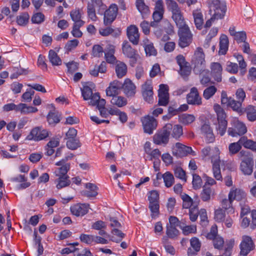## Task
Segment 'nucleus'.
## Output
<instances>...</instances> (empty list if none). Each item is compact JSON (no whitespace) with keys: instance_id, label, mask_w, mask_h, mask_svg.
Returning <instances> with one entry per match:
<instances>
[{"instance_id":"22","label":"nucleus","mask_w":256,"mask_h":256,"mask_svg":"<svg viewBox=\"0 0 256 256\" xmlns=\"http://www.w3.org/2000/svg\"><path fill=\"white\" fill-rule=\"evenodd\" d=\"M122 86L121 82L118 80H114L111 82L109 86L106 90L107 96H113L118 95Z\"/></svg>"},{"instance_id":"40","label":"nucleus","mask_w":256,"mask_h":256,"mask_svg":"<svg viewBox=\"0 0 256 256\" xmlns=\"http://www.w3.org/2000/svg\"><path fill=\"white\" fill-rule=\"evenodd\" d=\"M214 190L210 187H204L200 194V198L204 202H208L210 200L211 196L214 195Z\"/></svg>"},{"instance_id":"11","label":"nucleus","mask_w":256,"mask_h":256,"mask_svg":"<svg viewBox=\"0 0 256 256\" xmlns=\"http://www.w3.org/2000/svg\"><path fill=\"white\" fill-rule=\"evenodd\" d=\"M142 93L144 100L150 103L153 99V88L150 80H146L142 85Z\"/></svg>"},{"instance_id":"3","label":"nucleus","mask_w":256,"mask_h":256,"mask_svg":"<svg viewBox=\"0 0 256 256\" xmlns=\"http://www.w3.org/2000/svg\"><path fill=\"white\" fill-rule=\"evenodd\" d=\"M226 11V2L224 0H211L209 2V12L213 19H222Z\"/></svg>"},{"instance_id":"37","label":"nucleus","mask_w":256,"mask_h":256,"mask_svg":"<svg viewBox=\"0 0 256 256\" xmlns=\"http://www.w3.org/2000/svg\"><path fill=\"white\" fill-rule=\"evenodd\" d=\"M86 190L84 192V194L88 197H94L98 194L97 186L92 183L86 184Z\"/></svg>"},{"instance_id":"5","label":"nucleus","mask_w":256,"mask_h":256,"mask_svg":"<svg viewBox=\"0 0 256 256\" xmlns=\"http://www.w3.org/2000/svg\"><path fill=\"white\" fill-rule=\"evenodd\" d=\"M231 124L234 128H230L228 132V135L236 137L238 136L243 135L247 132L246 127L242 122L236 118H232L231 120Z\"/></svg>"},{"instance_id":"58","label":"nucleus","mask_w":256,"mask_h":256,"mask_svg":"<svg viewBox=\"0 0 256 256\" xmlns=\"http://www.w3.org/2000/svg\"><path fill=\"white\" fill-rule=\"evenodd\" d=\"M198 204H196L195 206L192 207L190 209L189 215L190 220L192 222H195L198 218Z\"/></svg>"},{"instance_id":"35","label":"nucleus","mask_w":256,"mask_h":256,"mask_svg":"<svg viewBox=\"0 0 256 256\" xmlns=\"http://www.w3.org/2000/svg\"><path fill=\"white\" fill-rule=\"evenodd\" d=\"M136 6L143 18H145L146 16L150 14L149 8L148 6L146 5L144 0H136Z\"/></svg>"},{"instance_id":"46","label":"nucleus","mask_w":256,"mask_h":256,"mask_svg":"<svg viewBox=\"0 0 256 256\" xmlns=\"http://www.w3.org/2000/svg\"><path fill=\"white\" fill-rule=\"evenodd\" d=\"M180 228H181L183 234L186 236L191 234H196V226L194 224L183 226L180 224Z\"/></svg>"},{"instance_id":"14","label":"nucleus","mask_w":256,"mask_h":256,"mask_svg":"<svg viewBox=\"0 0 256 256\" xmlns=\"http://www.w3.org/2000/svg\"><path fill=\"white\" fill-rule=\"evenodd\" d=\"M254 161L251 156H246L242 160L240 168L244 174L250 175L253 171Z\"/></svg>"},{"instance_id":"41","label":"nucleus","mask_w":256,"mask_h":256,"mask_svg":"<svg viewBox=\"0 0 256 256\" xmlns=\"http://www.w3.org/2000/svg\"><path fill=\"white\" fill-rule=\"evenodd\" d=\"M111 104L120 108L126 106L127 104V100L126 98L117 95L112 96L110 100Z\"/></svg>"},{"instance_id":"47","label":"nucleus","mask_w":256,"mask_h":256,"mask_svg":"<svg viewBox=\"0 0 256 256\" xmlns=\"http://www.w3.org/2000/svg\"><path fill=\"white\" fill-rule=\"evenodd\" d=\"M180 234L179 230L176 227L166 226V234L168 238L176 239L178 237Z\"/></svg>"},{"instance_id":"28","label":"nucleus","mask_w":256,"mask_h":256,"mask_svg":"<svg viewBox=\"0 0 256 256\" xmlns=\"http://www.w3.org/2000/svg\"><path fill=\"white\" fill-rule=\"evenodd\" d=\"M239 142H240L246 148L250 149L256 152V142L248 139L247 137L244 136L240 138Z\"/></svg>"},{"instance_id":"17","label":"nucleus","mask_w":256,"mask_h":256,"mask_svg":"<svg viewBox=\"0 0 256 256\" xmlns=\"http://www.w3.org/2000/svg\"><path fill=\"white\" fill-rule=\"evenodd\" d=\"M127 36L130 42L134 45L138 44L140 34L138 28L134 25H130L127 28Z\"/></svg>"},{"instance_id":"25","label":"nucleus","mask_w":256,"mask_h":256,"mask_svg":"<svg viewBox=\"0 0 256 256\" xmlns=\"http://www.w3.org/2000/svg\"><path fill=\"white\" fill-rule=\"evenodd\" d=\"M190 246L192 248H189L188 250V256H192L200 251V242L199 239L196 237L192 238L190 240Z\"/></svg>"},{"instance_id":"61","label":"nucleus","mask_w":256,"mask_h":256,"mask_svg":"<svg viewBox=\"0 0 256 256\" xmlns=\"http://www.w3.org/2000/svg\"><path fill=\"white\" fill-rule=\"evenodd\" d=\"M233 201L230 199L224 198L222 202V206L226 210H228L229 212H234V210L232 206Z\"/></svg>"},{"instance_id":"10","label":"nucleus","mask_w":256,"mask_h":256,"mask_svg":"<svg viewBox=\"0 0 256 256\" xmlns=\"http://www.w3.org/2000/svg\"><path fill=\"white\" fill-rule=\"evenodd\" d=\"M118 7L116 4H111L106 10L104 14V23L106 26L110 24L116 18L118 12Z\"/></svg>"},{"instance_id":"42","label":"nucleus","mask_w":256,"mask_h":256,"mask_svg":"<svg viewBox=\"0 0 256 256\" xmlns=\"http://www.w3.org/2000/svg\"><path fill=\"white\" fill-rule=\"evenodd\" d=\"M220 150L218 147L213 148L212 149V154H210L211 162L212 164H220Z\"/></svg>"},{"instance_id":"23","label":"nucleus","mask_w":256,"mask_h":256,"mask_svg":"<svg viewBox=\"0 0 256 256\" xmlns=\"http://www.w3.org/2000/svg\"><path fill=\"white\" fill-rule=\"evenodd\" d=\"M70 15L72 20L74 22V24H85V22L82 20L84 15V12L82 9L76 8L70 11Z\"/></svg>"},{"instance_id":"30","label":"nucleus","mask_w":256,"mask_h":256,"mask_svg":"<svg viewBox=\"0 0 256 256\" xmlns=\"http://www.w3.org/2000/svg\"><path fill=\"white\" fill-rule=\"evenodd\" d=\"M115 52L114 46L112 45L108 46L104 52V56L106 61L110 64H113L116 60V58L114 56Z\"/></svg>"},{"instance_id":"13","label":"nucleus","mask_w":256,"mask_h":256,"mask_svg":"<svg viewBox=\"0 0 256 256\" xmlns=\"http://www.w3.org/2000/svg\"><path fill=\"white\" fill-rule=\"evenodd\" d=\"M172 152L174 155L178 157L184 156L193 152L192 148L180 142L176 143L172 147Z\"/></svg>"},{"instance_id":"38","label":"nucleus","mask_w":256,"mask_h":256,"mask_svg":"<svg viewBox=\"0 0 256 256\" xmlns=\"http://www.w3.org/2000/svg\"><path fill=\"white\" fill-rule=\"evenodd\" d=\"M60 140L58 138H52L46 144V154L48 156L52 155L54 152V148H56L58 146Z\"/></svg>"},{"instance_id":"34","label":"nucleus","mask_w":256,"mask_h":256,"mask_svg":"<svg viewBox=\"0 0 256 256\" xmlns=\"http://www.w3.org/2000/svg\"><path fill=\"white\" fill-rule=\"evenodd\" d=\"M193 16L195 25L197 28L201 29L204 24L203 15L200 10L193 12Z\"/></svg>"},{"instance_id":"31","label":"nucleus","mask_w":256,"mask_h":256,"mask_svg":"<svg viewBox=\"0 0 256 256\" xmlns=\"http://www.w3.org/2000/svg\"><path fill=\"white\" fill-rule=\"evenodd\" d=\"M142 43L147 56H156V50L154 48L153 44L147 38H144L142 41Z\"/></svg>"},{"instance_id":"15","label":"nucleus","mask_w":256,"mask_h":256,"mask_svg":"<svg viewBox=\"0 0 256 256\" xmlns=\"http://www.w3.org/2000/svg\"><path fill=\"white\" fill-rule=\"evenodd\" d=\"M122 86L124 94L128 97L134 96L136 91V86L130 78L125 79Z\"/></svg>"},{"instance_id":"8","label":"nucleus","mask_w":256,"mask_h":256,"mask_svg":"<svg viewBox=\"0 0 256 256\" xmlns=\"http://www.w3.org/2000/svg\"><path fill=\"white\" fill-rule=\"evenodd\" d=\"M254 248V244L251 237L244 236L240 244V255L246 256Z\"/></svg>"},{"instance_id":"1","label":"nucleus","mask_w":256,"mask_h":256,"mask_svg":"<svg viewBox=\"0 0 256 256\" xmlns=\"http://www.w3.org/2000/svg\"><path fill=\"white\" fill-rule=\"evenodd\" d=\"M192 62L194 64V70L199 74L200 77V83L206 85L210 82L209 71L205 69L204 54L201 48H198L194 52Z\"/></svg>"},{"instance_id":"48","label":"nucleus","mask_w":256,"mask_h":256,"mask_svg":"<svg viewBox=\"0 0 256 256\" xmlns=\"http://www.w3.org/2000/svg\"><path fill=\"white\" fill-rule=\"evenodd\" d=\"M48 122L50 124H55L60 121V116L58 112H50L47 116Z\"/></svg>"},{"instance_id":"7","label":"nucleus","mask_w":256,"mask_h":256,"mask_svg":"<svg viewBox=\"0 0 256 256\" xmlns=\"http://www.w3.org/2000/svg\"><path fill=\"white\" fill-rule=\"evenodd\" d=\"M50 132L42 127L38 126L32 130L30 134L27 136L28 140L40 141L45 140L50 135Z\"/></svg>"},{"instance_id":"49","label":"nucleus","mask_w":256,"mask_h":256,"mask_svg":"<svg viewBox=\"0 0 256 256\" xmlns=\"http://www.w3.org/2000/svg\"><path fill=\"white\" fill-rule=\"evenodd\" d=\"M166 4L168 10L170 11L172 14L180 10L178 4L174 0H166Z\"/></svg>"},{"instance_id":"43","label":"nucleus","mask_w":256,"mask_h":256,"mask_svg":"<svg viewBox=\"0 0 256 256\" xmlns=\"http://www.w3.org/2000/svg\"><path fill=\"white\" fill-rule=\"evenodd\" d=\"M182 199L183 200L182 206L184 208H190L195 206L197 203L194 202L192 198L188 194H183L182 195Z\"/></svg>"},{"instance_id":"57","label":"nucleus","mask_w":256,"mask_h":256,"mask_svg":"<svg viewBox=\"0 0 256 256\" xmlns=\"http://www.w3.org/2000/svg\"><path fill=\"white\" fill-rule=\"evenodd\" d=\"M84 24H74L71 33L74 37L80 38L82 36V32L80 30V28Z\"/></svg>"},{"instance_id":"53","label":"nucleus","mask_w":256,"mask_h":256,"mask_svg":"<svg viewBox=\"0 0 256 256\" xmlns=\"http://www.w3.org/2000/svg\"><path fill=\"white\" fill-rule=\"evenodd\" d=\"M87 14L88 18L93 22H96L98 20V17L96 14L95 8L92 4H88L87 6Z\"/></svg>"},{"instance_id":"12","label":"nucleus","mask_w":256,"mask_h":256,"mask_svg":"<svg viewBox=\"0 0 256 256\" xmlns=\"http://www.w3.org/2000/svg\"><path fill=\"white\" fill-rule=\"evenodd\" d=\"M122 50L124 54L131 59L130 64H134L138 55L136 54V50L132 48L128 42H124L123 43Z\"/></svg>"},{"instance_id":"44","label":"nucleus","mask_w":256,"mask_h":256,"mask_svg":"<svg viewBox=\"0 0 256 256\" xmlns=\"http://www.w3.org/2000/svg\"><path fill=\"white\" fill-rule=\"evenodd\" d=\"M164 185L167 188H170L174 184V179L172 174L169 172H166L162 174V176Z\"/></svg>"},{"instance_id":"26","label":"nucleus","mask_w":256,"mask_h":256,"mask_svg":"<svg viewBox=\"0 0 256 256\" xmlns=\"http://www.w3.org/2000/svg\"><path fill=\"white\" fill-rule=\"evenodd\" d=\"M172 18L175 22L179 30L188 27V26L185 23L181 10L179 11L178 12L172 14Z\"/></svg>"},{"instance_id":"62","label":"nucleus","mask_w":256,"mask_h":256,"mask_svg":"<svg viewBox=\"0 0 256 256\" xmlns=\"http://www.w3.org/2000/svg\"><path fill=\"white\" fill-rule=\"evenodd\" d=\"M28 14L26 13H24L17 16L16 21L18 25L24 26L28 23Z\"/></svg>"},{"instance_id":"45","label":"nucleus","mask_w":256,"mask_h":256,"mask_svg":"<svg viewBox=\"0 0 256 256\" xmlns=\"http://www.w3.org/2000/svg\"><path fill=\"white\" fill-rule=\"evenodd\" d=\"M218 120V126L216 128L218 134H219L220 136H222L224 135L226 132L227 128V121L225 120V118H220V120Z\"/></svg>"},{"instance_id":"16","label":"nucleus","mask_w":256,"mask_h":256,"mask_svg":"<svg viewBox=\"0 0 256 256\" xmlns=\"http://www.w3.org/2000/svg\"><path fill=\"white\" fill-rule=\"evenodd\" d=\"M89 208L88 204H77L70 207V211L74 215L76 216H82L88 213Z\"/></svg>"},{"instance_id":"56","label":"nucleus","mask_w":256,"mask_h":256,"mask_svg":"<svg viewBox=\"0 0 256 256\" xmlns=\"http://www.w3.org/2000/svg\"><path fill=\"white\" fill-rule=\"evenodd\" d=\"M66 65L67 67V72L70 74L76 72L78 68V64L74 61L66 63Z\"/></svg>"},{"instance_id":"20","label":"nucleus","mask_w":256,"mask_h":256,"mask_svg":"<svg viewBox=\"0 0 256 256\" xmlns=\"http://www.w3.org/2000/svg\"><path fill=\"white\" fill-rule=\"evenodd\" d=\"M158 104L160 106H166L168 102V86L166 84L160 85L158 90Z\"/></svg>"},{"instance_id":"50","label":"nucleus","mask_w":256,"mask_h":256,"mask_svg":"<svg viewBox=\"0 0 256 256\" xmlns=\"http://www.w3.org/2000/svg\"><path fill=\"white\" fill-rule=\"evenodd\" d=\"M213 244L215 248L224 250V246L226 242L224 243L223 238L220 236H218L213 239Z\"/></svg>"},{"instance_id":"52","label":"nucleus","mask_w":256,"mask_h":256,"mask_svg":"<svg viewBox=\"0 0 256 256\" xmlns=\"http://www.w3.org/2000/svg\"><path fill=\"white\" fill-rule=\"evenodd\" d=\"M247 117L250 121H254L256 120V108L249 106L246 109Z\"/></svg>"},{"instance_id":"32","label":"nucleus","mask_w":256,"mask_h":256,"mask_svg":"<svg viewBox=\"0 0 256 256\" xmlns=\"http://www.w3.org/2000/svg\"><path fill=\"white\" fill-rule=\"evenodd\" d=\"M115 70L117 76L118 78H122L124 76L127 72V66L122 62H116L115 66Z\"/></svg>"},{"instance_id":"54","label":"nucleus","mask_w":256,"mask_h":256,"mask_svg":"<svg viewBox=\"0 0 256 256\" xmlns=\"http://www.w3.org/2000/svg\"><path fill=\"white\" fill-rule=\"evenodd\" d=\"M216 90L217 88L214 86L207 88L204 91V98L206 100L210 99L215 94Z\"/></svg>"},{"instance_id":"27","label":"nucleus","mask_w":256,"mask_h":256,"mask_svg":"<svg viewBox=\"0 0 256 256\" xmlns=\"http://www.w3.org/2000/svg\"><path fill=\"white\" fill-rule=\"evenodd\" d=\"M38 111V109L32 106H29L24 103L18 104V112L22 114H28L31 113H35Z\"/></svg>"},{"instance_id":"21","label":"nucleus","mask_w":256,"mask_h":256,"mask_svg":"<svg viewBox=\"0 0 256 256\" xmlns=\"http://www.w3.org/2000/svg\"><path fill=\"white\" fill-rule=\"evenodd\" d=\"M211 74L214 80L218 82L222 81V68L218 62H212L210 64Z\"/></svg>"},{"instance_id":"33","label":"nucleus","mask_w":256,"mask_h":256,"mask_svg":"<svg viewBox=\"0 0 256 256\" xmlns=\"http://www.w3.org/2000/svg\"><path fill=\"white\" fill-rule=\"evenodd\" d=\"M228 47V39L225 34H222L220 39L219 54H226Z\"/></svg>"},{"instance_id":"39","label":"nucleus","mask_w":256,"mask_h":256,"mask_svg":"<svg viewBox=\"0 0 256 256\" xmlns=\"http://www.w3.org/2000/svg\"><path fill=\"white\" fill-rule=\"evenodd\" d=\"M196 118L193 114H183L179 116L180 122L184 125H188L195 120Z\"/></svg>"},{"instance_id":"24","label":"nucleus","mask_w":256,"mask_h":256,"mask_svg":"<svg viewBox=\"0 0 256 256\" xmlns=\"http://www.w3.org/2000/svg\"><path fill=\"white\" fill-rule=\"evenodd\" d=\"M166 125H169L170 130H168V134L173 138L178 140L183 134L182 127L180 124L172 126L171 124L168 123Z\"/></svg>"},{"instance_id":"18","label":"nucleus","mask_w":256,"mask_h":256,"mask_svg":"<svg viewBox=\"0 0 256 256\" xmlns=\"http://www.w3.org/2000/svg\"><path fill=\"white\" fill-rule=\"evenodd\" d=\"M246 194L242 189L236 187H232L230 188L228 194V198L233 202L234 200L237 201L245 199Z\"/></svg>"},{"instance_id":"51","label":"nucleus","mask_w":256,"mask_h":256,"mask_svg":"<svg viewBox=\"0 0 256 256\" xmlns=\"http://www.w3.org/2000/svg\"><path fill=\"white\" fill-rule=\"evenodd\" d=\"M112 233L114 236H117V238H116L114 236H112L110 238V240L112 241L116 242H120L124 236V234L122 233L120 230H118L117 228L113 229L112 230Z\"/></svg>"},{"instance_id":"19","label":"nucleus","mask_w":256,"mask_h":256,"mask_svg":"<svg viewBox=\"0 0 256 256\" xmlns=\"http://www.w3.org/2000/svg\"><path fill=\"white\" fill-rule=\"evenodd\" d=\"M186 100L188 103L190 104L200 105L202 104V98L199 96L198 89L195 87L190 89V92L187 95Z\"/></svg>"},{"instance_id":"29","label":"nucleus","mask_w":256,"mask_h":256,"mask_svg":"<svg viewBox=\"0 0 256 256\" xmlns=\"http://www.w3.org/2000/svg\"><path fill=\"white\" fill-rule=\"evenodd\" d=\"M202 133L206 137V140L208 142H212L214 140V134L212 130L208 124H204L201 128Z\"/></svg>"},{"instance_id":"55","label":"nucleus","mask_w":256,"mask_h":256,"mask_svg":"<svg viewBox=\"0 0 256 256\" xmlns=\"http://www.w3.org/2000/svg\"><path fill=\"white\" fill-rule=\"evenodd\" d=\"M242 146V144L239 142V140L237 142L231 143L228 146L230 153L231 154H236L240 150Z\"/></svg>"},{"instance_id":"6","label":"nucleus","mask_w":256,"mask_h":256,"mask_svg":"<svg viewBox=\"0 0 256 256\" xmlns=\"http://www.w3.org/2000/svg\"><path fill=\"white\" fill-rule=\"evenodd\" d=\"M144 131L145 133L151 134L157 128L158 122L154 117L147 115L141 118Z\"/></svg>"},{"instance_id":"63","label":"nucleus","mask_w":256,"mask_h":256,"mask_svg":"<svg viewBox=\"0 0 256 256\" xmlns=\"http://www.w3.org/2000/svg\"><path fill=\"white\" fill-rule=\"evenodd\" d=\"M159 202H151L149 204V208L152 212V216L154 217L158 215L159 211Z\"/></svg>"},{"instance_id":"60","label":"nucleus","mask_w":256,"mask_h":256,"mask_svg":"<svg viewBox=\"0 0 256 256\" xmlns=\"http://www.w3.org/2000/svg\"><path fill=\"white\" fill-rule=\"evenodd\" d=\"M78 44L79 42L76 39L69 40L66 44L64 49L67 52L72 51V50L76 48V47L78 46Z\"/></svg>"},{"instance_id":"64","label":"nucleus","mask_w":256,"mask_h":256,"mask_svg":"<svg viewBox=\"0 0 256 256\" xmlns=\"http://www.w3.org/2000/svg\"><path fill=\"white\" fill-rule=\"evenodd\" d=\"M82 96L84 100H90L92 96V90L88 86H84L82 89H81Z\"/></svg>"},{"instance_id":"4","label":"nucleus","mask_w":256,"mask_h":256,"mask_svg":"<svg viewBox=\"0 0 256 256\" xmlns=\"http://www.w3.org/2000/svg\"><path fill=\"white\" fill-rule=\"evenodd\" d=\"M169 125H165L160 130H158L153 136V142L158 145L166 146L168 144L170 139L168 130L171 127Z\"/></svg>"},{"instance_id":"2","label":"nucleus","mask_w":256,"mask_h":256,"mask_svg":"<svg viewBox=\"0 0 256 256\" xmlns=\"http://www.w3.org/2000/svg\"><path fill=\"white\" fill-rule=\"evenodd\" d=\"M64 160H61L56 163V165L61 166L57 168L54 172L55 176L57 178L54 182L56 184V187L58 189H61L70 185V180L67 172L70 169V165L65 164Z\"/></svg>"},{"instance_id":"36","label":"nucleus","mask_w":256,"mask_h":256,"mask_svg":"<svg viewBox=\"0 0 256 256\" xmlns=\"http://www.w3.org/2000/svg\"><path fill=\"white\" fill-rule=\"evenodd\" d=\"M48 57L49 61L53 66H58L62 64V60L54 50H50L49 51Z\"/></svg>"},{"instance_id":"9","label":"nucleus","mask_w":256,"mask_h":256,"mask_svg":"<svg viewBox=\"0 0 256 256\" xmlns=\"http://www.w3.org/2000/svg\"><path fill=\"white\" fill-rule=\"evenodd\" d=\"M180 36L179 46L185 48L188 46L192 42V34L188 27L178 30Z\"/></svg>"},{"instance_id":"59","label":"nucleus","mask_w":256,"mask_h":256,"mask_svg":"<svg viewBox=\"0 0 256 256\" xmlns=\"http://www.w3.org/2000/svg\"><path fill=\"white\" fill-rule=\"evenodd\" d=\"M213 176L218 180H222V176L221 174L220 164H212Z\"/></svg>"}]
</instances>
